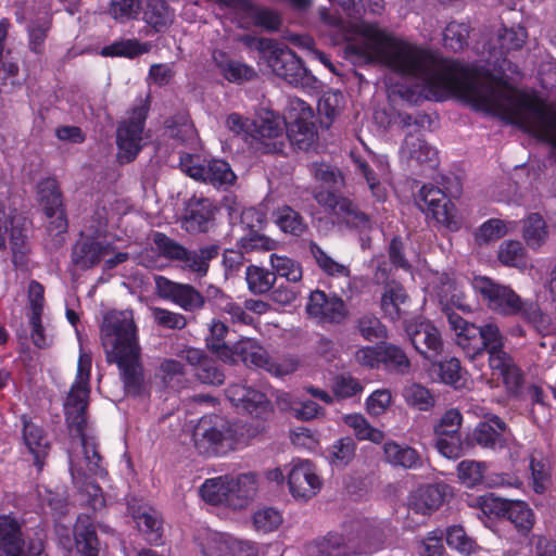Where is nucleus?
<instances>
[{
    "instance_id": "obj_1",
    "label": "nucleus",
    "mask_w": 556,
    "mask_h": 556,
    "mask_svg": "<svg viewBox=\"0 0 556 556\" xmlns=\"http://www.w3.org/2000/svg\"><path fill=\"white\" fill-rule=\"evenodd\" d=\"M319 15L346 41L344 54L352 62L381 64L402 76L418 80L421 84L420 92L416 97L403 94L407 101H444L455 96L476 111L517 125L552 147L543 132L554 130L546 116L555 113L556 106L535 94L514 88L505 80L508 71H516L503 55L523 46L527 38L523 27H504L500 30L497 41L501 56L495 59L492 68H480L458 60L441 59L429 50L392 36L376 24L362 22L350 25L326 8L319 10Z\"/></svg>"
},
{
    "instance_id": "obj_2",
    "label": "nucleus",
    "mask_w": 556,
    "mask_h": 556,
    "mask_svg": "<svg viewBox=\"0 0 556 556\" xmlns=\"http://www.w3.org/2000/svg\"><path fill=\"white\" fill-rule=\"evenodd\" d=\"M101 343L106 361L118 367L125 391L139 394L143 384V368L131 311H111L104 315Z\"/></svg>"
},
{
    "instance_id": "obj_3",
    "label": "nucleus",
    "mask_w": 556,
    "mask_h": 556,
    "mask_svg": "<svg viewBox=\"0 0 556 556\" xmlns=\"http://www.w3.org/2000/svg\"><path fill=\"white\" fill-rule=\"evenodd\" d=\"M91 355L80 350L77 375L65 402V417L72 435L79 438L86 468L91 476L104 477L106 470L96 438L88 433L86 409L89 397Z\"/></svg>"
},
{
    "instance_id": "obj_4",
    "label": "nucleus",
    "mask_w": 556,
    "mask_h": 556,
    "mask_svg": "<svg viewBox=\"0 0 556 556\" xmlns=\"http://www.w3.org/2000/svg\"><path fill=\"white\" fill-rule=\"evenodd\" d=\"M471 286L492 312L502 316L519 315L539 332L549 331L551 317L538 303L521 299L509 286L486 276H476Z\"/></svg>"
},
{
    "instance_id": "obj_5",
    "label": "nucleus",
    "mask_w": 556,
    "mask_h": 556,
    "mask_svg": "<svg viewBox=\"0 0 556 556\" xmlns=\"http://www.w3.org/2000/svg\"><path fill=\"white\" fill-rule=\"evenodd\" d=\"M242 41L249 47H254L271 72L289 85L309 90L317 89L318 79L287 46L274 39L251 36L242 37Z\"/></svg>"
},
{
    "instance_id": "obj_6",
    "label": "nucleus",
    "mask_w": 556,
    "mask_h": 556,
    "mask_svg": "<svg viewBox=\"0 0 556 556\" xmlns=\"http://www.w3.org/2000/svg\"><path fill=\"white\" fill-rule=\"evenodd\" d=\"M383 534L375 528L357 531L346 541L339 533H329L306 547L307 556H350L372 554L383 545Z\"/></svg>"
},
{
    "instance_id": "obj_7",
    "label": "nucleus",
    "mask_w": 556,
    "mask_h": 556,
    "mask_svg": "<svg viewBox=\"0 0 556 556\" xmlns=\"http://www.w3.org/2000/svg\"><path fill=\"white\" fill-rule=\"evenodd\" d=\"M150 94L137 97L127 119L117 128L116 143L121 163H129L136 159L142 148V132L150 111Z\"/></svg>"
},
{
    "instance_id": "obj_8",
    "label": "nucleus",
    "mask_w": 556,
    "mask_h": 556,
    "mask_svg": "<svg viewBox=\"0 0 556 556\" xmlns=\"http://www.w3.org/2000/svg\"><path fill=\"white\" fill-rule=\"evenodd\" d=\"M469 506L477 507L485 515L503 516L507 518L518 531L527 533L534 523L532 509L522 501H504L491 495H483L472 498Z\"/></svg>"
},
{
    "instance_id": "obj_9",
    "label": "nucleus",
    "mask_w": 556,
    "mask_h": 556,
    "mask_svg": "<svg viewBox=\"0 0 556 556\" xmlns=\"http://www.w3.org/2000/svg\"><path fill=\"white\" fill-rule=\"evenodd\" d=\"M416 202L421 211H426L437 223L447 229L457 231L462 227L454 204L440 188L433 185H424Z\"/></svg>"
},
{
    "instance_id": "obj_10",
    "label": "nucleus",
    "mask_w": 556,
    "mask_h": 556,
    "mask_svg": "<svg viewBox=\"0 0 556 556\" xmlns=\"http://www.w3.org/2000/svg\"><path fill=\"white\" fill-rule=\"evenodd\" d=\"M286 122L273 112H266L253 122L251 147L261 153H279L285 147Z\"/></svg>"
},
{
    "instance_id": "obj_11",
    "label": "nucleus",
    "mask_w": 556,
    "mask_h": 556,
    "mask_svg": "<svg viewBox=\"0 0 556 556\" xmlns=\"http://www.w3.org/2000/svg\"><path fill=\"white\" fill-rule=\"evenodd\" d=\"M193 437L199 447L201 444H207V448L230 447L236 441V430L225 417L207 415L199 420Z\"/></svg>"
},
{
    "instance_id": "obj_12",
    "label": "nucleus",
    "mask_w": 556,
    "mask_h": 556,
    "mask_svg": "<svg viewBox=\"0 0 556 556\" xmlns=\"http://www.w3.org/2000/svg\"><path fill=\"white\" fill-rule=\"evenodd\" d=\"M156 294L170 301L186 312H198L205 305L204 295L193 286L172 281L163 276L155 279Z\"/></svg>"
},
{
    "instance_id": "obj_13",
    "label": "nucleus",
    "mask_w": 556,
    "mask_h": 556,
    "mask_svg": "<svg viewBox=\"0 0 556 556\" xmlns=\"http://www.w3.org/2000/svg\"><path fill=\"white\" fill-rule=\"evenodd\" d=\"M405 330L415 350L425 358L433 362L443 352L441 333L431 321L415 319Z\"/></svg>"
},
{
    "instance_id": "obj_14",
    "label": "nucleus",
    "mask_w": 556,
    "mask_h": 556,
    "mask_svg": "<svg viewBox=\"0 0 556 556\" xmlns=\"http://www.w3.org/2000/svg\"><path fill=\"white\" fill-rule=\"evenodd\" d=\"M227 399L239 409L255 418L266 419L273 412L266 395L242 383H231L225 390Z\"/></svg>"
},
{
    "instance_id": "obj_15",
    "label": "nucleus",
    "mask_w": 556,
    "mask_h": 556,
    "mask_svg": "<svg viewBox=\"0 0 556 556\" xmlns=\"http://www.w3.org/2000/svg\"><path fill=\"white\" fill-rule=\"evenodd\" d=\"M288 484L293 497L306 501L319 492L323 481L312 462L298 459L292 462Z\"/></svg>"
},
{
    "instance_id": "obj_16",
    "label": "nucleus",
    "mask_w": 556,
    "mask_h": 556,
    "mask_svg": "<svg viewBox=\"0 0 556 556\" xmlns=\"http://www.w3.org/2000/svg\"><path fill=\"white\" fill-rule=\"evenodd\" d=\"M306 313L319 323L340 324L348 315L343 300L337 295H327L315 290L309 294Z\"/></svg>"
},
{
    "instance_id": "obj_17",
    "label": "nucleus",
    "mask_w": 556,
    "mask_h": 556,
    "mask_svg": "<svg viewBox=\"0 0 556 556\" xmlns=\"http://www.w3.org/2000/svg\"><path fill=\"white\" fill-rule=\"evenodd\" d=\"M178 356L192 367L194 377L204 384L220 386L225 381V374L217 362L205 351L197 348H186Z\"/></svg>"
},
{
    "instance_id": "obj_18",
    "label": "nucleus",
    "mask_w": 556,
    "mask_h": 556,
    "mask_svg": "<svg viewBox=\"0 0 556 556\" xmlns=\"http://www.w3.org/2000/svg\"><path fill=\"white\" fill-rule=\"evenodd\" d=\"M450 329L454 332L457 345L473 359L479 356L480 326L469 323L457 313H447Z\"/></svg>"
},
{
    "instance_id": "obj_19",
    "label": "nucleus",
    "mask_w": 556,
    "mask_h": 556,
    "mask_svg": "<svg viewBox=\"0 0 556 556\" xmlns=\"http://www.w3.org/2000/svg\"><path fill=\"white\" fill-rule=\"evenodd\" d=\"M506 424L498 416H492L476 426L470 440L482 448L501 450L506 445Z\"/></svg>"
},
{
    "instance_id": "obj_20",
    "label": "nucleus",
    "mask_w": 556,
    "mask_h": 556,
    "mask_svg": "<svg viewBox=\"0 0 556 556\" xmlns=\"http://www.w3.org/2000/svg\"><path fill=\"white\" fill-rule=\"evenodd\" d=\"M22 439L29 454L34 457V465L41 470L45 459L50 451V441L43 428L22 416Z\"/></svg>"
},
{
    "instance_id": "obj_21",
    "label": "nucleus",
    "mask_w": 556,
    "mask_h": 556,
    "mask_svg": "<svg viewBox=\"0 0 556 556\" xmlns=\"http://www.w3.org/2000/svg\"><path fill=\"white\" fill-rule=\"evenodd\" d=\"M479 338V356L486 352L489 354V364H494L495 366L503 364V357L507 353L504 351L505 338L497 324L488 321L481 325Z\"/></svg>"
},
{
    "instance_id": "obj_22",
    "label": "nucleus",
    "mask_w": 556,
    "mask_h": 556,
    "mask_svg": "<svg viewBox=\"0 0 556 556\" xmlns=\"http://www.w3.org/2000/svg\"><path fill=\"white\" fill-rule=\"evenodd\" d=\"M111 251V244L92 239L81 240L72 250V262L79 269L86 270L98 265Z\"/></svg>"
},
{
    "instance_id": "obj_23",
    "label": "nucleus",
    "mask_w": 556,
    "mask_h": 556,
    "mask_svg": "<svg viewBox=\"0 0 556 556\" xmlns=\"http://www.w3.org/2000/svg\"><path fill=\"white\" fill-rule=\"evenodd\" d=\"M448 486L444 483H433L420 486L410 496L409 505L417 513L424 515L437 510L446 496Z\"/></svg>"
},
{
    "instance_id": "obj_24",
    "label": "nucleus",
    "mask_w": 556,
    "mask_h": 556,
    "mask_svg": "<svg viewBox=\"0 0 556 556\" xmlns=\"http://www.w3.org/2000/svg\"><path fill=\"white\" fill-rule=\"evenodd\" d=\"M230 500L228 507L241 509L253 500L258 488V478L254 472L241 473L237 477L229 476Z\"/></svg>"
},
{
    "instance_id": "obj_25",
    "label": "nucleus",
    "mask_w": 556,
    "mask_h": 556,
    "mask_svg": "<svg viewBox=\"0 0 556 556\" xmlns=\"http://www.w3.org/2000/svg\"><path fill=\"white\" fill-rule=\"evenodd\" d=\"M74 540L80 556H98L99 541L93 520L89 515L78 516L74 526Z\"/></svg>"
},
{
    "instance_id": "obj_26",
    "label": "nucleus",
    "mask_w": 556,
    "mask_h": 556,
    "mask_svg": "<svg viewBox=\"0 0 556 556\" xmlns=\"http://www.w3.org/2000/svg\"><path fill=\"white\" fill-rule=\"evenodd\" d=\"M134 520L146 540L152 544H159L162 540L163 527L160 514L148 505H141L132 509Z\"/></svg>"
},
{
    "instance_id": "obj_27",
    "label": "nucleus",
    "mask_w": 556,
    "mask_h": 556,
    "mask_svg": "<svg viewBox=\"0 0 556 556\" xmlns=\"http://www.w3.org/2000/svg\"><path fill=\"white\" fill-rule=\"evenodd\" d=\"M215 207L210 199H195L189 204L185 228L189 232H205L211 227Z\"/></svg>"
},
{
    "instance_id": "obj_28",
    "label": "nucleus",
    "mask_w": 556,
    "mask_h": 556,
    "mask_svg": "<svg viewBox=\"0 0 556 556\" xmlns=\"http://www.w3.org/2000/svg\"><path fill=\"white\" fill-rule=\"evenodd\" d=\"M303 116L311 117L313 112L311 108L302 109ZM287 136L290 142L300 150H308L316 141L317 132L314 123L300 117L286 127Z\"/></svg>"
},
{
    "instance_id": "obj_29",
    "label": "nucleus",
    "mask_w": 556,
    "mask_h": 556,
    "mask_svg": "<svg viewBox=\"0 0 556 556\" xmlns=\"http://www.w3.org/2000/svg\"><path fill=\"white\" fill-rule=\"evenodd\" d=\"M383 454L387 463L392 466L405 469H417L422 466L420 454L414 447L406 444L388 441L383 444Z\"/></svg>"
},
{
    "instance_id": "obj_30",
    "label": "nucleus",
    "mask_w": 556,
    "mask_h": 556,
    "mask_svg": "<svg viewBox=\"0 0 556 556\" xmlns=\"http://www.w3.org/2000/svg\"><path fill=\"white\" fill-rule=\"evenodd\" d=\"M401 154L407 160L433 166L438 152L421 138L420 134H407L401 147Z\"/></svg>"
},
{
    "instance_id": "obj_31",
    "label": "nucleus",
    "mask_w": 556,
    "mask_h": 556,
    "mask_svg": "<svg viewBox=\"0 0 556 556\" xmlns=\"http://www.w3.org/2000/svg\"><path fill=\"white\" fill-rule=\"evenodd\" d=\"M521 235L529 249L539 251L548 239V227L543 216L539 213H530L525 217Z\"/></svg>"
},
{
    "instance_id": "obj_32",
    "label": "nucleus",
    "mask_w": 556,
    "mask_h": 556,
    "mask_svg": "<svg viewBox=\"0 0 556 556\" xmlns=\"http://www.w3.org/2000/svg\"><path fill=\"white\" fill-rule=\"evenodd\" d=\"M208 330L210 333L205 339L207 349L225 363L235 362V348H230L225 342L228 326L219 319H213Z\"/></svg>"
},
{
    "instance_id": "obj_33",
    "label": "nucleus",
    "mask_w": 556,
    "mask_h": 556,
    "mask_svg": "<svg viewBox=\"0 0 556 556\" xmlns=\"http://www.w3.org/2000/svg\"><path fill=\"white\" fill-rule=\"evenodd\" d=\"M235 354H238L244 364L263 368L266 371L271 359L267 351L255 339L251 338L239 340L235 344Z\"/></svg>"
},
{
    "instance_id": "obj_34",
    "label": "nucleus",
    "mask_w": 556,
    "mask_h": 556,
    "mask_svg": "<svg viewBox=\"0 0 556 556\" xmlns=\"http://www.w3.org/2000/svg\"><path fill=\"white\" fill-rule=\"evenodd\" d=\"M236 175L230 165L223 160H212L203 165V174L200 181L210 184L216 188L227 189L236 181Z\"/></svg>"
},
{
    "instance_id": "obj_35",
    "label": "nucleus",
    "mask_w": 556,
    "mask_h": 556,
    "mask_svg": "<svg viewBox=\"0 0 556 556\" xmlns=\"http://www.w3.org/2000/svg\"><path fill=\"white\" fill-rule=\"evenodd\" d=\"M70 471L74 484L80 490L81 493L88 496V505L93 510L102 509L105 506V500L101 488L97 483L84 479L85 475L81 472V468L76 465L71 455Z\"/></svg>"
},
{
    "instance_id": "obj_36",
    "label": "nucleus",
    "mask_w": 556,
    "mask_h": 556,
    "mask_svg": "<svg viewBox=\"0 0 556 556\" xmlns=\"http://www.w3.org/2000/svg\"><path fill=\"white\" fill-rule=\"evenodd\" d=\"M229 476H219L206 479L200 486V494L202 498L212 505H226L230 500Z\"/></svg>"
},
{
    "instance_id": "obj_37",
    "label": "nucleus",
    "mask_w": 556,
    "mask_h": 556,
    "mask_svg": "<svg viewBox=\"0 0 556 556\" xmlns=\"http://www.w3.org/2000/svg\"><path fill=\"white\" fill-rule=\"evenodd\" d=\"M143 20L155 31H161L173 23L174 13L165 0H146Z\"/></svg>"
},
{
    "instance_id": "obj_38",
    "label": "nucleus",
    "mask_w": 556,
    "mask_h": 556,
    "mask_svg": "<svg viewBox=\"0 0 556 556\" xmlns=\"http://www.w3.org/2000/svg\"><path fill=\"white\" fill-rule=\"evenodd\" d=\"M343 422L353 430L358 441H370L379 444L384 439V433L372 427L362 414H348L342 417Z\"/></svg>"
},
{
    "instance_id": "obj_39",
    "label": "nucleus",
    "mask_w": 556,
    "mask_h": 556,
    "mask_svg": "<svg viewBox=\"0 0 556 556\" xmlns=\"http://www.w3.org/2000/svg\"><path fill=\"white\" fill-rule=\"evenodd\" d=\"M408 296L405 289L397 285H388L381 296V309L384 316L391 320H397L402 315L401 306L406 303Z\"/></svg>"
},
{
    "instance_id": "obj_40",
    "label": "nucleus",
    "mask_w": 556,
    "mask_h": 556,
    "mask_svg": "<svg viewBox=\"0 0 556 556\" xmlns=\"http://www.w3.org/2000/svg\"><path fill=\"white\" fill-rule=\"evenodd\" d=\"M219 247L215 244L205 245L198 251H188L186 255L179 261L191 271L197 273L199 276H204L207 273L210 261L218 255Z\"/></svg>"
},
{
    "instance_id": "obj_41",
    "label": "nucleus",
    "mask_w": 556,
    "mask_h": 556,
    "mask_svg": "<svg viewBox=\"0 0 556 556\" xmlns=\"http://www.w3.org/2000/svg\"><path fill=\"white\" fill-rule=\"evenodd\" d=\"M498 261L508 267L523 269L528 265V254L523 244L518 240H505L497 252Z\"/></svg>"
},
{
    "instance_id": "obj_42",
    "label": "nucleus",
    "mask_w": 556,
    "mask_h": 556,
    "mask_svg": "<svg viewBox=\"0 0 556 556\" xmlns=\"http://www.w3.org/2000/svg\"><path fill=\"white\" fill-rule=\"evenodd\" d=\"M38 197L48 218L53 217L55 210L63 207L60 187L54 178H46L38 184Z\"/></svg>"
},
{
    "instance_id": "obj_43",
    "label": "nucleus",
    "mask_w": 556,
    "mask_h": 556,
    "mask_svg": "<svg viewBox=\"0 0 556 556\" xmlns=\"http://www.w3.org/2000/svg\"><path fill=\"white\" fill-rule=\"evenodd\" d=\"M503 364L495 366L494 364H489L490 368L497 372L509 393L518 394L522 383L523 376L519 367H517L513 361V358L506 354L502 361Z\"/></svg>"
},
{
    "instance_id": "obj_44",
    "label": "nucleus",
    "mask_w": 556,
    "mask_h": 556,
    "mask_svg": "<svg viewBox=\"0 0 556 556\" xmlns=\"http://www.w3.org/2000/svg\"><path fill=\"white\" fill-rule=\"evenodd\" d=\"M273 217L275 224L286 233L300 236L306 229V224L302 215L290 206L286 205L277 208Z\"/></svg>"
},
{
    "instance_id": "obj_45",
    "label": "nucleus",
    "mask_w": 556,
    "mask_h": 556,
    "mask_svg": "<svg viewBox=\"0 0 556 556\" xmlns=\"http://www.w3.org/2000/svg\"><path fill=\"white\" fill-rule=\"evenodd\" d=\"M245 280L250 292L264 294L274 287L276 275L264 267L250 265L245 269Z\"/></svg>"
},
{
    "instance_id": "obj_46",
    "label": "nucleus",
    "mask_w": 556,
    "mask_h": 556,
    "mask_svg": "<svg viewBox=\"0 0 556 556\" xmlns=\"http://www.w3.org/2000/svg\"><path fill=\"white\" fill-rule=\"evenodd\" d=\"M269 263L273 273L287 281L298 283L303 277V269L299 262L286 255L270 254Z\"/></svg>"
},
{
    "instance_id": "obj_47",
    "label": "nucleus",
    "mask_w": 556,
    "mask_h": 556,
    "mask_svg": "<svg viewBox=\"0 0 556 556\" xmlns=\"http://www.w3.org/2000/svg\"><path fill=\"white\" fill-rule=\"evenodd\" d=\"M309 252L313 255L317 266L327 275L331 277L348 278L351 275L350 267L334 261L328 255L317 243H309Z\"/></svg>"
},
{
    "instance_id": "obj_48",
    "label": "nucleus",
    "mask_w": 556,
    "mask_h": 556,
    "mask_svg": "<svg viewBox=\"0 0 556 556\" xmlns=\"http://www.w3.org/2000/svg\"><path fill=\"white\" fill-rule=\"evenodd\" d=\"M381 366L389 371L405 374L410 367V362L400 346L381 343Z\"/></svg>"
},
{
    "instance_id": "obj_49",
    "label": "nucleus",
    "mask_w": 556,
    "mask_h": 556,
    "mask_svg": "<svg viewBox=\"0 0 556 556\" xmlns=\"http://www.w3.org/2000/svg\"><path fill=\"white\" fill-rule=\"evenodd\" d=\"M470 26L466 23L450 22L443 31V45L446 49L458 52L468 45Z\"/></svg>"
},
{
    "instance_id": "obj_50",
    "label": "nucleus",
    "mask_w": 556,
    "mask_h": 556,
    "mask_svg": "<svg viewBox=\"0 0 556 556\" xmlns=\"http://www.w3.org/2000/svg\"><path fill=\"white\" fill-rule=\"evenodd\" d=\"M149 50V43H141L137 39H126L104 47L102 49V55L135 58L147 53Z\"/></svg>"
},
{
    "instance_id": "obj_51",
    "label": "nucleus",
    "mask_w": 556,
    "mask_h": 556,
    "mask_svg": "<svg viewBox=\"0 0 556 556\" xmlns=\"http://www.w3.org/2000/svg\"><path fill=\"white\" fill-rule=\"evenodd\" d=\"M356 444L351 438L337 440L328 450V460L337 467L346 466L355 456Z\"/></svg>"
},
{
    "instance_id": "obj_52",
    "label": "nucleus",
    "mask_w": 556,
    "mask_h": 556,
    "mask_svg": "<svg viewBox=\"0 0 556 556\" xmlns=\"http://www.w3.org/2000/svg\"><path fill=\"white\" fill-rule=\"evenodd\" d=\"M435 447L444 457L456 459L466 453L468 444L462 441L459 433H451L437 435Z\"/></svg>"
},
{
    "instance_id": "obj_53",
    "label": "nucleus",
    "mask_w": 556,
    "mask_h": 556,
    "mask_svg": "<svg viewBox=\"0 0 556 556\" xmlns=\"http://www.w3.org/2000/svg\"><path fill=\"white\" fill-rule=\"evenodd\" d=\"M348 226L358 229L359 231H368L372 227V223L367 214L359 211L357 205L350 199L341 202V213Z\"/></svg>"
},
{
    "instance_id": "obj_54",
    "label": "nucleus",
    "mask_w": 556,
    "mask_h": 556,
    "mask_svg": "<svg viewBox=\"0 0 556 556\" xmlns=\"http://www.w3.org/2000/svg\"><path fill=\"white\" fill-rule=\"evenodd\" d=\"M446 543L451 548L466 556L475 553L478 548L476 541L468 536L460 526H453L446 530Z\"/></svg>"
},
{
    "instance_id": "obj_55",
    "label": "nucleus",
    "mask_w": 556,
    "mask_h": 556,
    "mask_svg": "<svg viewBox=\"0 0 556 556\" xmlns=\"http://www.w3.org/2000/svg\"><path fill=\"white\" fill-rule=\"evenodd\" d=\"M224 77L232 83L251 80L255 76L253 67L236 60H225L218 63Z\"/></svg>"
},
{
    "instance_id": "obj_56",
    "label": "nucleus",
    "mask_w": 556,
    "mask_h": 556,
    "mask_svg": "<svg viewBox=\"0 0 556 556\" xmlns=\"http://www.w3.org/2000/svg\"><path fill=\"white\" fill-rule=\"evenodd\" d=\"M507 233V227L504 220L498 218H491L484 222L477 232L475 233V240L478 244H488L492 241H496Z\"/></svg>"
},
{
    "instance_id": "obj_57",
    "label": "nucleus",
    "mask_w": 556,
    "mask_h": 556,
    "mask_svg": "<svg viewBox=\"0 0 556 556\" xmlns=\"http://www.w3.org/2000/svg\"><path fill=\"white\" fill-rule=\"evenodd\" d=\"M440 377L442 381L454 388H462L465 386L466 378L465 371L460 366V362L456 357H451L440 363Z\"/></svg>"
},
{
    "instance_id": "obj_58",
    "label": "nucleus",
    "mask_w": 556,
    "mask_h": 556,
    "mask_svg": "<svg viewBox=\"0 0 556 556\" xmlns=\"http://www.w3.org/2000/svg\"><path fill=\"white\" fill-rule=\"evenodd\" d=\"M404 397L408 405L419 410H428L434 405V397L429 390L419 383H413L405 388Z\"/></svg>"
},
{
    "instance_id": "obj_59",
    "label": "nucleus",
    "mask_w": 556,
    "mask_h": 556,
    "mask_svg": "<svg viewBox=\"0 0 556 556\" xmlns=\"http://www.w3.org/2000/svg\"><path fill=\"white\" fill-rule=\"evenodd\" d=\"M231 536L223 533H208L201 543L204 556H229Z\"/></svg>"
},
{
    "instance_id": "obj_60",
    "label": "nucleus",
    "mask_w": 556,
    "mask_h": 556,
    "mask_svg": "<svg viewBox=\"0 0 556 556\" xmlns=\"http://www.w3.org/2000/svg\"><path fill=\"white\" fill-rule=\"evenodd\" d=\"M484 463L476 460H463L458 464L457 473L460 481L468 488H473L482 482Z\"/></svg>"
},
{
    "instance_id": "obj_61",
    "label": "nucleus",
    "mask_w": 556,
    "mask_h": 556,
    "mask_svg": "<svg viewBox=\"0 0 556 556\" xmlns=\"http://www.w3.org/2000/svg\"><path fill=\"white\" fill-rule=\"evenodd\" d=\"M281 514L270 507L258 509L253 515V525L258 532H271L276 530L281 525Z\"/></svg>"
},
{
    "instance_id": "obj_62",
    "label": "nucleus",
    "mask_w": 556,
    "mask_h": 556,
    "mask_svg": "<svg viewBox=\"0 0 556 556\" xmlns=\"http://www.w3.org/2000/svg\"><path fill=\"white\" fill-rule=\"evenodd\" d=\"M153 243L157 252L166 258L179 261L186 255V249L165 233L154 232Z\"/></svg>"
},
{
    "instance_id": "obj_63",
    "label": "nucleus",
    "mask_w": 556,
    "mask_h": 556,
    "mask_svg": "<svg viewBox=\"0 0 556 556\" xmlns=\"http://www.w3.org/2000/svg\"><path fill=\"white\" fill-rule=\"evenodd\" d=\"M151 312L155 324L163 328L181 330L187 326V318L180 313L172 312L162 307H152Z\"/></svg>"
},
{
    "instance_id": "obj_64",
    "label": "nucleus",
    "mask_w": 556,
    "mask_h": 556,
    "mask_svg": "<svg viewBox=\"0 0 556 556\" xmlns=\"http://www.w3.org/2000/svg\"><path fill=\"white\" fill-rule=\"evenodd\" d=\"M357 328L364 339L375 341L387 338V328L374 315H364L357 321Z\"/></svg>"
}]
</instances>
